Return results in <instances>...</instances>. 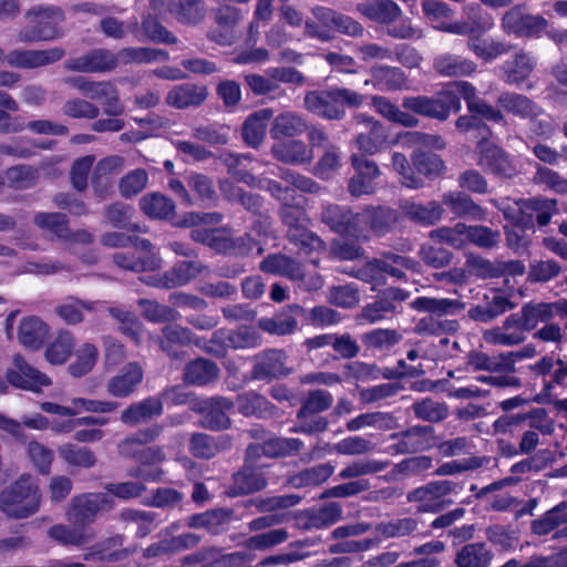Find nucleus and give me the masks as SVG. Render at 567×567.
Listing matches in <instances>:
<instances>
[{
  "label": "nucleus",
  "mask_w": 567,
  "mask_h": 567,
  "mask_svg": "<svg viewBox=\"0 0 567 567\" xmlns=\"http://www.w3.org/2000/svg\"><path fill=\"white\" fill-rule=\"evenodd\" d=\"M466 47L485 63H491L513 51L512 56L499 66L501 79L509 85L524 82L535 68V60L529 52L503 40L474 35L467 39Z\"/></svg>",
  "instance_id": "f257e3e1"
},
{
  "label": "nucleus",
  "mask_w": 567,
  "mask_h": 567,
  "mask_svg": "<svg viewBox=\"0 0 567 567\" xmlns=\"http://www.w3.org/2000/svg\"><path fill=\"white\" fill-rule=\"evenodd\" d=\"M367 96L349 87L331 85L306 93L303 97L305 109L327 121H342L347 110L360 109Z\"/></svg>",
  "instance_id": "f03ea898"
},
{
  "label": "nucleus",
  "mask_w": 567,
  "mask_h": 567,
  "mask_svg": "<svg viewBox=\"0 0 567 567\" xmlns=\"http://www.w3.org/2000/svg\"><path fill=\"white\" fill-rule=\"evenodd\" d=\"M42 494L37 481L23 474L0 493V511L9 518L24 519L39 512Z\"/></svg>",
  "instance_id": "7ed1b4c3"
},
{
  "label": "nucleus",
  "mask_w": 567,
  "mask_h": 567,
  "mask_svg": "<svg viewBox=\"0 0 567 567\" xmlns=\"http://www.w3.org/2000/svg\"><path fill=\"white\" fill-rule=\"evenodd\" d=\"M24 19L27 24L17 33V40L21 43L51 41L62 37L60 24L64 21V13L59 8L38 4L27 11Z\"/></svg>",
  "instance_id": "20e7f679"
},
{
  "label": "nucleus",
  "mask_w": 567,
  "mask_h": 567,
  "mask_svg": "<svg viewBox=\"0 0 567 567\" xmlns=\"http://www.w3.org/2000/svg\"><path fill=\"white\" fill-rule=\"evenodd\" d=\"M463 488L461 483L452 480L430 481L406 494L408 503L415 504L419 514H439L454 504L450 495Z\"/></svg>",
  "instance_id": "39448f33"
},
{
  "label": "nucleus",
  "mask_w": 567,
  "mask_h": 567,
  "mask_svg": "<svg viewBox=\"0 0 567 567\" xmlns=\"http://www.w3.org/2000/svg\"><path fill=\"white\" fill-rule=\"evenodd\" d=\"M269 464L264 463L249 451L245 450L244 464L231 476L228 487L229 496H241L257 493L267 486V470Z\"/></svg>",
  "instance_id": "423d86ee"
},
{
  "label": "nucleus",
  "mask_w": 567,
  "mask_h": 567,
  "mask_svg": "<svg viewBox=\"0 0 567 567\" xmlns=\"http://www.w3.org/2000/svg\"><path fill=\"white\" fill-rule=\"evenodd\" d=\"M402 106L417 115L441 122L447 120L451 113L461 111V102L455 99V95L443 90L433 96H405L402 100Z\"/></svg>",
  "instance_id": "0eeeda50"
},
{
  "label": "nucleus",
  "mask_w": 567,
  "mask_h": 567,
  "mask_svg": "<svg viewBox=\"0 0 567 567\" xmlns=\"http://www.w3.org/2000/svg\"><path fill=\"white\" fill-rule=\"evenodd\" d=\"M547 27L548 21L543 16L527 12L526 7L522 4L506 10L501 19L503 32L518 38L538 37Z\"/></svg>",
  "instance_id": "6e6552de"
},
{
  "label": "nucleus",
  "mask_w": 567,
  "mask_h": 567,
  "mask_svg": "<svg viewBox=\"0 0 567 567\" xmlns=\"http://www.w3.org/2000/svg\"><path fill=\"white\" fill-rule=\"evenodd\" d=\"M114 501L104 493H85L72 498L66 513L68 519L75 526L92 524L100 512L113 509Z\"/></svg>",
  "instance_id": "1a4fd4ad"
},
{
  "label": "nucleus",
  "mask_w": 567,
  "mask_h": 567,
  "mask_svg": "<svg viewBox=\"0 0 567 567\" xmlns=\"http://www.w3.org/2000/svg\"><path fill=\"white\" fill-rule=\"evenodd\" d=\"M287 353L281 349L264 350L254 357L250 378L266 383L286 378L292 372L287 367Z\"/></svg>",
  "instance_id": "9d476101"
},
{
  "label": "nucleus",
  "mask_w": 567,
  "mask_h": 567,
  "mask_svg": "<svg viewBox=\"0 0 567 567\" xmlns=\"http://www.w3.org/2000/svg\"><path fill=\"white\" fill-rule=\"evenodd\" d=\"M361 215L350 207L338 204H329L322 208L321 220L329 228L343 236L360 238L363 234Z\"/></svg>",
  "instance_id": "9b49d317"
},
{
  "label": "nucleus",
  "mask_w": 567,
  "mask_h": 567,
  "mask_svg": "<svg viewBox=\"0 0 567 567\" xmlns=\"http://www.w3.org/2000/svg\"><path fill=\"white\" fill-rule=\"evenodd\" d=\"M351 165L354 174L349 178L347 189L352 197L373 194L375 181L381 175L378 164L362 155L353 154Z\"/></svg>",
  "instance_id": "f8f14e48"
},
{
  "label": "nucleus",
  "mask_w": 567,
  "mask_h": 567,
  "mask_svg": "<svg viewBox=\"0 0 567 567\" xmlns=\"http://www.w3.org/2000/svg\"><path fill=\"white\" fill-rule=\"evenodd\" d=\"M210 268L198 258L176 262L169 270L162 274L157 285L163 289H173L185 286L198 277H208Z\"/></svg>",
  "instance_id": "ddd939ff"
},
{
  "label": "nucleus",
  "mask_w": 567,
  "mask_h": 567,
  "mask_svg": "<svg viewBox=\"0 0 567 567\" xmlns=\"http://www.w3.org/2000/svg\"><path fill=\"white\" fill-rule=\"evenodd\" d=\"M118 52L109 49H93L86 53L65 61V68L73 72L106 73L118 66Z\"/></svg>",
  "instance_id": "4468645a"
},
{
  "label": "nucleus",
  "mask_w": 567,
  "mask_h": 567,
  "mask_svg": "<svg viewBox=\"0 0 567 567\" xmlns=\"http://www.w3.org/2000/svg\"><path fill=\"white\" fill-rule=\"evenodd\" d=\"M525 322L522 312H515L505 318L501 327L483 331V340L493 346L514 347L526 340Z\"/></svg>",
  "instance_id": "2eb2a0df"
},
{
  "label": "nucleus",
  "mask_w": 567,
  "mask_h": 567,
  "mask_svg": "<svg viewBox=\"0 0 567 567\" xmlns=\"http://www.w3.org/2000/svg\"><path fill=\"white\" fill-rule=\"evenodd\" d=\"M434 429L431 425H414L405 431L392 433L390 439L395 441L391 450L395 454H414L427 451L433 445Z\"/></svg>",
  "instance_id": "dca6fc26"
},
{
  "label": "nucleus",
  "mask_w": 567,
  "mask_h": 567,
  "mask_svg": "<svg viewBox=\"0 0 567 567\" xmlns=\"http://www.w3.org/2000/svg\"><path fill=\"white\" fill-rule=\"evenodd\" d=\"M363 130L355 136L357 147L364 154L373 155L382 151L386 141L388 132L384 125L372 116L359 113L354 116Z\"/></svg>",
  "instance_id": "f3484780"
},
{
  "label": "nucleus",
  "mask_w": 567,
  "mask_h": 567,
  "mask_svg": "<svg viewBox=\"0 0 567 567\" xmlns=\"http://www.w3.org/2000/svg\"><path fill=\"white\" fill-rule=\"evenodd\" d=\"M123 535H112L87 548L86 553L83 555V559L100 563H117L125 560L136 551V548L123 547Z\"/></svg>",
  "instance_id": "a211bd4d"
},
{
  "label": "nucleus",
  "mask_w": 567,
  "mask_h": 567,
  "mask_svg": "<svg viewBox=\"0 0 567 567\" xmlns=\"http://www.w3.org/2000/svg\"><path fill=\"white\" fill-rule=\"evenodd\" d=\"M65 52L62 48H49L44 50H11L6 54V62L13 68L37 69L60 61Z\"/></svg>",
  "instance_id": "6ab92c4d"
},
{
  "label": "nucleus",
  "mask_w": 567,
  "mask_h": 567,
  "mask_svg": "<svg viewBox=\"0 0 567 567\" xmlns=\"http://www.w3.org/2000/svg\"><path fill=\"white\" fill-rule=\"evenodd\" d=\"M7 380L16 388L33 392L51 384L49 377L30 365L21 355L14 357L13 368L7 372Z\"/></svg>",
  "instance_id": "aec40b11"
},
{
  "label": "nucleus",
  "mask_w": 567,
  "mask_h": 567,
  "mask_svg": "<svg viewBox=\"0 0 567 567\" xmlns=\"http://www.w3.org/2000/svg\"><path fill=\"white\" fill-rule=\"evenodd\" d=\"M399 209L404 218L423 227L434 226L444 214L442 204L436 200L421 203L413 199H403L399 204Z\"/></svg>",
  "instance_id": "412c9836"
},
{
  "label": "nucleus",
  "mask_w": 567,
  "mask_h": 567,
  "mask_svg": "<svg viewBox=\"0 0 567 567\" xmlns=\"http://www.w3.org/2000/svg\"><path fill=\"white\" fill-rule=\"evenodd\" d=\"M233 447V437L228 434L217 436L203 432H195L190 435L188 451L199 460H212L218 454L227 452Z\"/></svg>",
  "instance_id": "4be33fe9"
},
{
  "label": "nucleus",
  "mask_w": 567,
  "mask_h": 567,
  "mask_svg": "<svg viewBox=\"0 0 567 567\" xmlns=\"http://www.w3.org/2000/svg\"><path fill=\"white\" fill-rule=\"evenodd\" d=\"M208 96V89L204 84L186 82L174 85L165 97L168 106L185 110L200 106Z\"/></svg>",
  "instance_id": "5701e85b"
},
{
  "label": "nucleus",
  "mask_w": 567,
  "mask_h": 567,
  "mask_svg": "<svg viewBox=\"0 0 567 567\" xmlns=\"http://www.w3.org/2000/svg\"><path fill=\"white\" fill-rule=\"evenodd\" d=\"M361 227L368 226L377 237L389 234L399 221V212L390 206H365L361 212Z\"/></svg>",
  "instance_id": "b1692460"
},
{
  "label": "nucleus",
  "mask_w": 567,
  "mask_h": 567,
  "mask_svg": "<svg viewBox=\"0 0 567 567\" xmlns=\"http://www.w3.org/2000/svg\"><path fill=\"white\" fill-rule=\"evenodd\" d=\"M246 449L261 461L264 456L276 458L297 455L303 449V442L297 437L275 436L261 444L250 443Z\"/></svg>",
  "instance_id": "393cba45"
},
{
  "label": "nucleus",
  "mask_w": 567,
  "mask_h": 567,
  "mask_svg": "<svg viewBox=\"0 0 567 567\" xmlns=\"http://www.w3.org/2000/svg\"><path fill=\"white\" fill-rule=\"evenodd\" d=\"M478 165L499 178H512L517 173L509 155L503 148L493 144H486L481 148Z\"/></svg>",
  "instance_id": "a878e982"
},
{
  "label": "nucleus",
  "mask_w": 567,
  "mask_h": 567,
  "mask_svg": "<svg viewBox=\"0 0 567 567\" xmlns=\"http://www.w3.org/2000/svg\"><path fill=\"white\" fill-rule=\"evenodd\" d=\"M496 104L509 114L529 120V123H535L536 117L544 114L543 109L533 100L524 94L515 92H502L496 99Z\"/></svg>",
  "instance_id": "bb28decb"
},
{
  "label": "nucleus",
  "mask_w": 567,
  "mask_h": 567,
  "mask_svg": "<svg viewBox=\"0 0 567 567\" xmlns=\"http://www.w3.org/2000/svg\"><path fill=\"white\" fill-rule=\"evenodd\" d=\"M234 406V402L226 396H210L206 416H200L198 420L199 426L212 432L228 430L231 426L229 412L233 411Z\"/></svg>",
  "instance_id": "cd10ccee"
},
{
  "label": "nucleus",
  "mask_w": 567,
  "mask_h": 567,
  "mask_svg": "<svg viewBox=\"0 0 567 567\" xmlns=\"http://www.w3.org/2000/svg\"><path fill=\"white\" fill-rule=\"evenodd\" d=\"M261 271L281 276L292 281L305 279V270L300 261L281 252L269 254L259 265Z\"/></svg>",
  "instance_id": "c85d7f7f"
},
{
  "label": "nucleus",
  "mask_w": 567,
  "mask_h": 567,
  "mask_svg": "<svg viewBox=\"0 0 567 567\" xmlns=\"http://www.w3.org/2000/svg\"><path fill=\"white\" fill-rule=\"evenodd\" d=\"M516 303L503 292H495L492 298L485 296V302L472 307L468 318L481 323H489L503 313L513 310Z\"/></svg>",
  "instance_id": "c756f323"
},
{
  "label": "nucleus",
  "mask_w": 567,
  "mask_h": 567,
  "mask_svg": "<svg viewBox=\"0 0 567 567\" xmlns=\"http://www.w3.org/2000/svg\"><path fill=\"white\" fill-rule=\"evenodd\" d=\"M432 65L435 73L444 78L468 76L477 69L473 60L450 52L435 55Z\"/></svg>",
  "instance_id": "7c9ffc66"
},
{
  "label": "nucleus",
  "mask_w": 567,
  "mask_h": 567,
  "mask_svg": "<svg viewBox=\"0 0 567 567\" xmlns=\"http://www.w3.org/2000/svg\"><path fill=\"white\" fill-rule=\"evenodd\" d=\"M442 206H446L449 210L458 218L471 220H484L485 210L473 198L464 192L454 190L442 195Z\"/></svg>",
  "instance_id": "2f4dec72"
},
{
  "label": "nucleus",
  "mask_w": 567,
  "mask_h": 567,
  "mask_svg": "<svg viewBox=\"0 0 567 567\" xmlns=\"http://www.w3.org/2000/svg\"><path fill=\"white\" fill-rule=\"evenodd\" d=\"M155 341L172 359H182L184 355V352L176 351L174 347H184L192 343L198 344L195 334L188 328L178 324H166L163 327L162 336H158Z\"/></svg>",
  "instance_id": "473e14b6"
},
{
  "label": "nucleus",
  "mask_w": 567,
  "mask_h": 567,
  "mask_svg": "<svg viewBox=\"0 0 567 567\" xmlns=\"http://www.w3.org/2000/svg\"><path fill=\"white\" fill-rule=\"evenodd\" d=\"M274 157L288 165L309 164L313 159V152L300 140H286L275 143L271 147Z\"/></svg>",
  "instance_id": "72a5a7b5"
},
{
  "label": "nucleus",
  "mask_w": 567,
  "mask_h": 567,
  "mask_svg": "<svg viewBox=\"0 0 567 567\" xmlns=\"http://www.w3.org/2000/svg\"><path fill=\"white\" fill-rule=\"evenodd\" d=\"M357 9L370 21L382 25H391L403 13L402 9L393 0H372L358 4Z\"/></svg>",
  "instance_id": "f704fd0d"
},
{
  "label": "nucleus",
  "mask_w": 567,
  "mask_h": 567,
  "mask_svg": "<svg viewBox=\"0 0 567 567\" xmlns=\"http://www.w3.org/2000/svg\"><path fill=\"white\" fill-rule=\"evenodd\" d=\"M143 380V369L140 364L131 362L121 372L111 378L106 383V390L116 398H126L132 394Z\"/></svg>",
  "instance_id": "c9c22d12"
},
{
  "label": "nucleus",
  "mask_w": 567,
  "mask_h": 567,
  "mask_svg": "<svg viewBox=\"0 0 567 567\" xmlns=\"http://www.w3.org/2000/svg\"><path fill=\"white\" fill-rule=\"evenodd\" d=\"M219 373L220 370L214 361L197 358L185 365L183 381L188 385L205 386L215 382L219 378Z\"/></svg>",
  "instance_id": "e433bc0d"
},
{
  "label": "nucleus",
  "mask_w": 567,
  "mask_h": 567,
  "mask_svg": "<svg viewBox=\"0 0 567 567\" xmlns=\"http://www.w3.org/2000/svg\"><path fill=\"white\" fill-rule=\"evenodd\" d=\"M238 412L244 416L266 419L276 416L278 409L266 396L255 391H247L237 395Z\"/></svg>",
  "instance_id": "4c0bfd02"
},
{
  "label": "nucleus",
  "mask_w": 567,
  "mask_h": 567,
  "mask_svg": "<svg viewBox=\"0 0 567 567\" xmlns=\"http://www.w3.org/2000/svg\"><path fill=\"white\" fill-rule=\"evenodd\" d=\"M219 188L227 202L241 205L252 215L265 210V198L260 194L247 192L229 181L220 182Z\"/></svg>",
  "instance_id": "58836bf2"
},
{
  "label": "nucleus",
  "mask_w": 567,
  "mask_h": 567,
  "mask_svg": "<svg viewBox=\"0 0 567 567\" xmlns=\"http://www.w3.org/2000/svg\"><path fill=\"white\" fill-rule=\"evenodd\" d=\"M140 209L150 218L171 220L176 215V205L173 199L161 193H148L141 197Z\"/></svg>",
  "instance_id": "ea45409f"
},
{
  "label": "nucleus",
  "mask_w": 567,
  "mask_h": 567,
  "mask_svg": "<svg viewBox=\"0 0 567 567\" xmlns=\"http://www.w3.org/2000/svg\"><path fill=\"white\" fill-rule=\"evenodd\" d=\"M162 413V401L151 396L126 408L121 414V421L124 424L134 426L159 416Z\"/></svg>",
  "instance_id": "a19ab883"
},
{
  "label": "nucleus",
  "mask_w": 567,
  "mask_h": 567,
  "mask_svg": "<svg viewBox=\"0 0 567 567\" xmlns=\"http://www.w3.org/2000/svg\"><path fill=\"white\" fill-rule=\"evenodd\" d=\"M167 12L181 24L197 25L205 20L207 8L204 0H175Z\"/></svg>",
  "instance_id": "79ce46f5"
},
{
  "label": "nucleus",
  "mask_w": 567,
  "mask_h": 567,
  "mask_svg": "<svg viewBox=\"0 0 567 567\" xmlns=\"http://www.w3.org/2000/svg\"><path fill=\"white\" fill-rule=\"evenodd\" d=\"M271 109H261L250 114L244 122L241 135L245 143L257 148L264 141L268 121L272 117Z\"/></svg>",
  "instance_id": "37998d69"
},
{
  "label": "nucleus",
  "mask_w": 567,
  "mask_h": 567,
  "mask_svg": "<svg viewBox=\"0 0 567 567\" xmlns=\"http://www.w3.org/2000/svg\"><path fill=\"white\" fill-rule=\"evenodd\" d=\"M370 72L372 78L364 81L365 85L371 83L374 87L385 91L402 90L406 85V75L400 68L377 65L372 66Z\"/></svg>",
  "instance_id": "c03bdc74"
},
{
  "label": "nucleus",
  "mask_w": 567,
  "mask_h": 567,
  "mask_svg": "<svg viewBox=\"0 0 567 567\" xmlns=\"http://www.w3.org/2000/svg\"><path fill=\"white\" fill-rule=\"evenodd\" d=\"M214 19L225 31L218 34L214 32L210 38L220 44L234 43L236 37L233 30L243 19L240 9L234 6H221L215 11Z\"/></svg>",
  "instance_id": "a18cd8bd"
},
{
  "label": "nucleus",
  "mask_w": 567,
  "mask_h": 567,
  "mask_svg": "<svg viewBox=\"0 0 567 567\" xmlns=\"http://www.w3.org/2000/svg\"><path fill=\"white\" fill-rule=\"evenodd\" d=\"M87 99L100 101L104 113L110 116H120L124 113V105L120 102L118 90L111 82H95Z\"/></svg>",
  "instance_id": "49530a36"
},
{
  "label": "nucleus",
  "mask_w": 567,
  "mask_h": 567,
  "mask_svg": "<svg viewBox=\"0 0 567 567\" xmlns=\"http://www.w3.org/2000/svg\"><path fill=\"white\" fill-rule=\"evenodd\" d=\"M118 52V64H148L169 60L167 51L146 47L122 48Z\"/></svg>",
  "instance_id": "de8ad7c7"
},
{
  "label": "nucleus",
  "mask_w": 567,
  "mask_h": 567,
  "mask_svg": "<svg viewBox=\"0 0 567 567\" xmlns=\"http://www.w3.org/2000/svg\"><path fill=\"white\" fill-rule=\"evenodd\" d=\"M493 557L485 543H471L456 553L454 563L457 567H488Z\"/></svg>",
  "instance_id": "09e8293b"
},
{
  "label": "nucleus",
  "mask_w": 567,
  "mask_h": 567,
  "mask_svg": "<svg viewBox=\"0 0 567 567\" xmlns=\"http://www.w3.org/2000/svg\"><path fill=\"white\" fill-rule=\"evenodd\" d=\"M411 308L419 312H429L436 317L455 315L464 309V303L456 299L417 297Z\"/></svg>",
  "instance_id": "8fccbe9b"
},
{
  "label": "nucleus",
  "mask_w": 567,
  "mask_h": 567,
  "mask_svg": "<svg viewBox=\"0 0 567 567\" xmlns=\"http://www.w3.org/2000/svg\"><path fill=\"white\" fill-rule=\"evenodd\" d=\"M112 260L118 268L134 272L154 271L162 267L158 254L136 257L134 254L115 252Z\"/></svg>",
  "instance_id": "3c124183"
},
{
  "label": "nucleus",
  "mask_w": 567,
  "mask_h": 567,
  "mask_svg": "<svg viewBox=\"0 0 567 567\" xmlns=\"http://www.w3.org/2000/svg\"><path fill=\"white\" fill-rule=\"evenodd\" d=\"M48 333V326L42 320L29 317L21 321L18 339L23 347L35 350L44 343Z\"/></svg>",
  "instance_id": "603ef678"
},
{
  "label": "nucleus",
  "mask_w": 567,
  "mask_h": 567,
  "mask_svg": "<svg viewBox=\"0 0 567 567\" xmlns=\"http://www.w3.org/2000/svg\"><path fill=\"white\" fill-rule=\"evenodd\" d=\"M308 128L306 120L293 112L279 114L272 123L270 134L272 138L293 137L305 133Z\"/></svg>",
  "instance_id": "864d4df0"
},
{
  "label": "nucleus",
  "mask_w": 567,
  "mask_h": 567,
  "mask_svg": "<svg viewBox=\"0 0 567 567\" xmlns=\"http://www.w3.org/2000/svg\"><path fill=\"white\" fill-rule=\"evenodd\" d=\"M231 512L226 509H212L187 518L190 528H205L212 534H218L229 523Z\"/></svg>",
  "instance_id": "5fc2aeb1"
},
{
  "label": "nucleus",
  "mask_w": 567,
  "mask_h": 567,
  "mask_svg": "<svg viewBox=\"0 0 567 567\" xmlns=\"http://www.w3.org/2000/svg\"><path fill=\"white\" fill-rule=\"evenodd\" d=\"M301 405L297 411V419H305L317 415L329 410L333 403L332 394L323 389H315L308 391Z\"/></svg>",
  "instance_id": "6e6d98bb"
},
{
  "label": "nucleus",
  "mask_w": 567,
  "mask_h": 567,
  "mask_svg": "<svg viewBox=\"0 0 567 567\" xmlns=\"http://www.w3.org/2000/svg\"><path fill=\"white\" fill-rule=\"evenodd\" d=\"M420 519L412 516L381 522L375 526L378 535L384 538H400L414 535L419 532Z\"/></svg>",
  "instance_id": "4d7b16f0"
},
{
  "label": "nucleus",
  "mask_w": 567,
  "mask_h": 567,
  "mask_svg": "<svg viewBox=\"0 0 567 567\" xmlns=\"http://www.w3.org/2000/svg\"><path fill=\"white\" fill-rule=\"evenodd\" d=\"M286 238L305 255L326 249L324 241L308 228V224L293 228L292 230H286Z\"/></svg>",
  "instance_id": "13d9d810"
},
{
  "label": "nucleus",
  "mask_w": 567,
  "mask_h": 567,
  "mask_svg": "<svg viewBox=\"0 0 567 567\" xmlns=\"http://www.w3.org/2000/svg\"><path fill=\"white\" fill-rule=\"evenodd\" d=\"M334 467L329 464H319L305 468L288 478V483L295 488L318 486L324 483L332 474Z\"/></svg>",
  "instance_id": "bf43d9fd"
},
{
  "label": "nucleus",
  "mask_w": 567,
  "mask_h": 567,
  "mask_svg": "<svg viewBox=\"0 0 567 567\" xmlns=\"http://www.w3.org/2000/svg\"><path fill=\"white\" fill-rule=\"evenodd\" d=\"M402 340V334L395 329H373L361 336L367 350L379 352L389 351Z\"/></svg>",
  "instance_id": "052dcab7"
},
{
  "label": "nucleus",
  "mask_w": 567,
  "mask_h": 567,
  "mask_svg": "<svg viewBox=\"0 0 567 567\" xmlns=\"http://www.w3.org/2000/svg\"><path fill=\"white\" fill-rule=\"evenodd\" d=\"M411 410L416 419L429 423H439L449 416L447 404L430 396L415 401Z\"/></svg>",
  "instance_id": "680f3d73"
},
{
  "label": "nucleus",
  "mask_w": 567,
  "mask_h": 567,
  "mask_svg": "<svg viewBox=\"0 0 567 567\" xmlns=\"http://www.w3.org/2000/svg\"><path fill=\"white\" fill-rule=\"evenodd\" d=\"M187 187L203 206L213 207L217 204L218 195L212 177L200 173H192L187 176Z\"/></svg>",
  "instance_id": "e2e57ef3"
},
{
  "label": "nucleus",
  "mask_w": 567,
  "mask_h": 567,
  "mask_svg": "<svg viewBox=\"0 0 567 567\" xmlns=\"http://www.w3.org/2000/svg\"><path fill=\"white\" fill-rule=\"evenodd\" d=\"M140 35L154 43L175 44L177 38L169 32L152 13H145L141 19V27H138Z\"/></svg>",
  "instance_id": "0e129e2a"
},
{
  "label": "nucleus",
  "mask_w": 567,
  "mask_h": 567,
  "mask_svg": "<svg viewBox=\"0 0 567 567\" xmlns=\"http://www.w3.org/2000/svg\"><path fill=\"white\" fill-rule=\"evenodd\" d=\"M74 346L73 334L68 330H60L45 349L44 357L52 364H63L71 357Z\"/></svg>",
  "instance_id": "69168bd1"
},
{
  "label": "nucleus",
  "mask_w": 567,
  "mask_h": 567,
  "mask_svg": "<svg viewBox=\"0 0 567 567\" xmlns=\"http://www.w3.org/2000/svg\"><path fill=\"white\" fill-rule=\"evenodd\" d=\"M522 207L533 216V220L536 219L540 227L548 225L553 215L558 212L556 199L542 196L523 199Z\"/></svg>",
  "instance_id": "338daca9"
},
{
  "label": "nucleus",
  "mask_w": 567,
  "mask_h": 567,
  "mask_svg": "<svg viewBox=\"0 0 567 567\" xmlns=\"http://www.w3.org/2000/svg\"><path fill=\"white\" fill-rule=\"evenodd\" d=\"M564 523H567V503L561 502L547 511L540 518L533 520L530 529L535 535L544 536Z\"/></svg>",
  "instance_id": "774afa93"
}]
</instances>
